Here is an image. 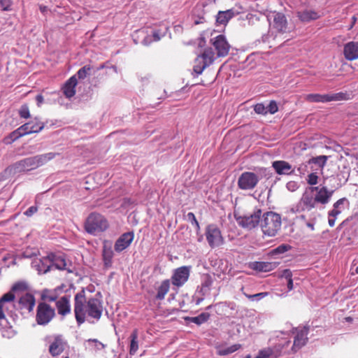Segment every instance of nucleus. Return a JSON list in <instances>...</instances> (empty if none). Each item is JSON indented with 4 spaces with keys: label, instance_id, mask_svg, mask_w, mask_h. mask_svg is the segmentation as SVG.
<instances>
[{
    "label": "nucleus",
    "instance_id": "bf43d9fd",
    "mask_svg": "<svg viewBox=\"0 0 358 358\" xmlns=\"http://www.w3.org/2000/svg\"><path fill=\"white\" fill-rule=\"evenodd\" d=\"M347 199L345 198H341L338 199L336 203L334 204V208H338L341 205L343 204L345 201H346Z\"/></svg>",
    "mask_w": 358,
    "mask_h": 358
},
{
    "label": "nucleus",
    "instance_id": "a19ab883",
    "mask_svg": "<svg viewBox=\"0 0 358 358\" xmlns=\"http://www.w3.org/2000/svg\"><path fill=\"white\" fill-rule=\"evenodd\" d=\"M346 99V94L339 92L336 94H328V102Z\"/></svg>",
    "mask_w": 358,
    "mask_h": 358
},
{
    "label": "nucleus",
    "instance_id": "69168bd1",
    "mask_svg": "<svg viewBox=\"0 0 358 358\" xmlns=\"http://www.w3.org/2000/svg\"><path fill=\"white\" fill-rule=\"evenodd\" d=\"M335 221H336L335 217L331 218V217H329V220H328L329 226L331 227H334L335 225Z\"/></svg>",
    "mask_w": 358,
    "mask_h": 358
},
{
    "label": "nucleus",
    "instance_id": "09e8293b",
    "mask_svg": "<svg viewBox=\"0 0 358 358\" xmlns=\"http://www.w3.org/2000/svg\"><path fill=\"white\" fill-rule=\"evenodd\" d=\"M17 129L22 134V136L32 134L31 130L30 129V124H29V122L24 124Z\"/></svg>",
    "mask_w": 358,
    "mask_h": 358
},
{
    "label": "nucleus",
    "instance_id": "ddd939ff",
    "mask_svg": "<svg viewBox=\"0 0 358 358\" xmlns=\"http://www.w3.org/2000/svg\"><path fill=\"white\" fill-rule=\"evenodd\" d=\"M35 304L34 296L30 293H25L19 298L17 306L22 313H31L33 311Z\"/></svg>",
    "mask_w": 358,
    "mask_h": 358
},
{
    "label": "nucleus",
    "instance_id": "393cba45",
    "mask_svg": "<svg viewBox=\"0 0 358 358\" xmlns=\"http://www.w3.org/2000/svg\"><path fill=\"white\" fill-rule=\"evenodd\" d=\"M278 264L275 262H255L252 263L250 268L260 272H268L274 270Z\"/></svg>",
    "mask_w": 358,
    "mask_h": 358
},
{
    "label": "nucleus",
    "instance_id": "6e6d98bb",
    "mask_svg": "<svg viewBox=\"0 0 358 358\" xmlns=\"http://www.w3.org/2000/svg\"><path fill=\"white\" fill-rule=\"evenodd\" d=\"M38 211V207L37 206H31L29 207L25 212L24 215L27 217L32 216L34 213H36Z\"/></svg>",
    "mask_w": 358,
    "mask_h": 358
},
{
    "label": "nucleus",
    "instance_id": "6e6552de",
    "mask_svg": "<svg viewBox=\"0 0 358 358\" xmlns=\"http://www.w3.org/2000/svg\"><path fill=\"white\" fill-rule=\"evenodd\" d=\"M262 215V210L256 208L250 214L244 215H237L235 214L234 217L239 226L250 230L260 224Z\"/></svg>",
    "mask_w": 358,
    "mask_h": 358
},
{
    "label": "nucleus",
    "instance_id": "423d86ee",
    "mask_svg": "<svg viewBox=\"0 0 358 358\" xmlns=\"http://www.w3.org/2000/svg\"><path fill=\"white\" fill-rule=\"evenodd\" d=\"M215 52L212 48H206L198 55L194 62L193 71L197 74H201L203 70L215 60Z\"/></svg>",
    "mask_w": 358,
    "mask_h": 358
},
{
    "label": "nucleus",
    "instance_id": "de8ad7c7",
    "mask_svg": "<svg viewBox=\"0 0 358 358\" xmlns=\"http://www.w3.org/2000/svg\"><path fill=\"white\" fill-rule=\"evenodd\" d=\"M254 110L257 114L266 115L267 114V108L262 103H257L254 106Z\"/></svg>",
    "mask_w": 358,
    "mask_h": 358
},
{
    "label": "nucleus",
    "instance_id": "a211bd4d",
    "mask_svg": "<svg viewBox=\"0 0 358 358\" xmlns=\"http://www.w3.org/2000/svg\"><path fill=\"white\" fill-rule=\"evenodd\" d=\"M308 329L306 327H303L301 329L296 331V335L294 339V343L292 346V350L296 352L298 350L301 348L303 345H306L308 341Z\"/></svg>",
    "mask_w": 358,
    "mask_h": 358
},
{
    "label": "nucleus",
    "instance_id": "49530a36",
    "mask_svg": "<svg viewBox=\"0 0 358 358\" xmlns=\"http://www.w3.org/2000/svg\"><path fill=\"white\" fill-rule=\"evenodd\" d=\"M28 288V286L24 282H17L15 283L12 287L10 292H16V291H25Z\"/></svg>",
    "mask_w": 358,
    "mask_h": 358
},
{
    "label": "nucleus",
    "instance_id": "4468645a",
    "mask_svg": "<svg viewBox=\"0 0 358 358\" xmlns=\"http://www.w3.org/2000/svg\"><path fill=\"white\" fill-rule=\"evenodd\" d=\"M134 239L133 231L122 234L115 241L114 249L117 252H121L131 244Z\"/></svg>",
    "mask_w": 358,
    "mask_h": 358
},
{
    "label": "nucleus",
    "instance_id": "79ce46f5",
    "mask_svg": "<svg viewBox=\"0 0 358 358\" xmlns=\"http://www.w3.org/2000/svg\"><path fill=\"white\" fill-rule=\"evenodd\" d=\"M91 66L90 65H85L81 69H80L77 73L78 77L80 79H84L89 74V72L91 70Z\"/></svg>",
    "mask_w": 358,
    "mask_h": 358
},
{
    "label": "nucleus",
    "instance_id": "7ed1b4c3",
    "mask_svg": "<svg viewBox=\"0 0 358 358\" xmlns=\"http://www.w3.org/2000/svg\"><path fill=\"white\" fill-rule=\"evenodd\" d=\"M282 220L280 214L268 211L262 215L260 227L266 236H275L281 229Z\"/></svg>",
    "mask_w": 358,
    "mask_h": 358
},
{
    "label": "nucleus",
    "instance_id": "58836bf2",
    "mask_svg": "<svg viewBox=\"0 0 358 358\" xmlns=\"http://www.w3.org/2000/svg\"><path fill=\"white\" fill-rule=\"evenodd\" d=\"M327 157L325 155H321L316 157H313L309 159V164H317L320 168H323L327 162Z\"/></svg>",
    "mask_w": 358,
    "mask_h": 358
},
{
    "label": "nucleus",
    "instance_id": "0eeeda50",
    "mask_svg": "<svg viewBox=\"0 0 358 358\" xmlns=\"http://www.w3.org/2000/svg\"><path fill=\"white\" fill-rule=\"evenodd\" d=\"M55 309L46 302H39L36 308V322L45 326L55 317Z\"/></svg>",
    "mask_w": 358,
    "mask_h": 358
},
{
    "label": "nucleus",
    "instance_id": "052dcab7",
    "mask_svg": "<svg viewBox=\"0 0 358 358\" xmlns=\"http://www.w3.org/2000/svg\"><path fill=\"white\" fill-rule=\"evenodd\" d=\"M287 250V245H281L280 246H278L275 250V251L276 252H279V253H281V252H284L285 251Z\"/></svg>",
    "mask_w": 358,
    "mask_h": 358
},
{
    "label": "nucleus",
    "instance_id": "5fc2aeb1",
    "mask_svg": "<svg viewBox=\"0 0 358 358\" xmlns=\"http://www.w3.org/2000/svg\"><path fill=\"white\" fill-rule=\"evenodd\" d=\"M280 278H284L287 280L292 279V273L289 269H285L282 271L280 275Z\"/></svg>",
    "mask_w": 358,
    "mask_h": 358
},
{
    "label": "nucleus",
    "instance_id": "3c124183",
    "mask_svg": "<svg viewBox=\"0 0 358 358\" xmlns=\"http://www.w3.org/2000/svg\"><path fill=\"white\" fill-rule=\"evenodd\" d=\"M266 108H267V111L269 112L271 114L275 113L278 110V105L275 101H271L269 103L268 107H266Z\"/></svg>",
    "mask_w": 358,
    "mask_h": 358
},
{
    "label": "nucleus",
    "instance_id": "dca6fc26",
    "mask_svg": "<svg viewBox=\"0 0 358 358\" xmlns=\"http://www.w3.org/2000/svg\"><path fill=\"white\" fill-rule=\"evenodd\" d=\"M15 297L12 292H8L0 298V320L6 319V313L8 312Z\"/></svg>",
    "mask_w": 358,
    "mask_h": 358
},
{
    "label": "nucleus",
    "instance_id": "c9c22d12",
    "mask_svg": "<svg viewBox=\"0 0 358 358\" xmlns=\"http://www.w3.org/2000/svg\"><path fill=\"white\" fill-rule=\"evenodd\" d=\"M29 124H30V129L32 133H38L44 127V124L37 118L29 122Z\"/></svg>",
    "mask_w": 358,
    "mask_h": 358
},
{
    "label": "nucleus",
    "instance_id": "b1692460",
    "mask_svg": "<svg viewBox=\"0 0 358 358\" xmlns=\"http://www.w3.org/2000/svg\"><path fill=\"white\" fill-rule=\"evenodd\" d=\"M52 264L59 270H66L69 273H72L71 264H69L63 255H52L51 258Z\"/></svg>",
    "mask_w": 358,
    "mask_h": 358
},
{
    "label": "nucleus",
    "instance_id": "e433bc0d",
    "mask_svg": "<svg viewBox=\"0 0 358 358\" xmlns=\"http://www.w3.org/2000/svg\"><path fill=\"white\" fill-rule=\"evenodd\" d=\"M21 136H22V134L19 131L18 129H17L16 130L11 132L9 134V136L5 137L3 138V142L6 144H10L13 142H14L15 141H16L17 139H18L19 138H20Z\"/></svg>",
    "mask_w": 358,
    "mask_h": 358
},
{
    "label": "nucleus",
    "instance_id": "aec40b11",
    "mask_svg": "<svg viewBox=\"0 0 358 358\" xmlns=\"http://www.w3.org/2000/svg\"><path fill=\"white\" fill-rule=\"evenodd\" d=\"M296 16L301 22H308L310 21L319 19L321 17V14L320 12L314 10L305 9L303 10L298 11L296 13Z\"/></svg>",
    "mask_w": 358,
    "mask_h": 358
},
{
    "label": "nucleus",
    "instance_id": "680f3d73",
    "mask_svg": "<svg viewBox=\"0 0 358 358\" xmlns=\"http://www.w3.org/2000/svg\"><path fill=\"white\" fill-rule=\"evenodd\" d=\"M36 100L37 102V105L38 106H40L43 103L44 99H43V96H42V94H38L36 96Z\"/></svg>",
    "mask_w": 358,
    "mask_h": 358
},
{
    "label": "nucleus",
    "instance_id": "e2e57ef3",
    "mask_svg": "<svg viewBox=\"0 0 358 358\" xmlns=\"http://www.w3.org/2000/svg\"><path fill=\"white\" fill-rule=\"evenodd\" d=\"M153 41H158L161 38V34L158 31H155L152 34Z\"/></svg>",
    "mask_w": 358,
    "mask_h": 358
},
{
    "label": "nucleus",
    "instance_id": "37998d69",
    "mask_svg": "<svg viewBox=\"0 0 358 358\" xmlns=\"http://www.w3.org/2000/svg\"><path fill=\"white\" fill-rule=\"evenodd\" d=\"M19 115L22 118L27 119L30 117L29 106L27 104L22 105L19 110Z\"/></svg>",
    "mask_w": 358,
    "mask_h": 358
},
{
    "label": "nucleus",
    "instance_id": "7c9ffc66",
    "mask_svg": "<svg viewBox=\"0 0 358 358\" xmlns=\"http://www.w3.org/2000/svg\"><path fill=\"white\" fill-rule=\"evenodd\" d=\"M303 99L310 103H326L328 102V94H305Z\"/></svg>",
    "mask_w": 358,
    "mask_h": 358
},
{
    "label": "nucleus",
    "instance_id": "ea45409f",
    "mask_svg": "<svg viewBox=\"0 0 358 358\" xmlns=\"http://www.w3.org/2000/svg\"><path fill=\"white\" fill-rule=\"evenodd\" d=\"M87 343L91 349L94 351H99L105 348V345L96 339H89Z\"/></svg>",
    "mask_w": 358,
    "mask_h": 358
},
{
    "label": "nucleus",
    "instance_id": "774afa93",
    "mask_svg": "<svg viewBox=\"0 0 358 358\" xmlns=\"http://www.w3.org/2000/svg\"><path fill=\"white\" fill-rule=\"evenodd\" d=\"M356 22H357V17L354 15L352 17V24H351V25L349 27V30L352 29V27L355 26Z\"/></svg>",
    "mask_w": 358,
    "mask_h": 358
},
{
    "label": "nucleus",
    "instance_id": "5701e85b",
    "mask_svg": "<svg viewBox=\"0 0 358 358\" xmlns=\"http://www.w3.org/2000/svg\"><path fill=\"white\" fill-rule=\"evenodd\" d=\"M113 256L114 252L112 249L111 243L105 241L103 245L102 257L106 267L108 268L112 266Z\"/></svg>",
    "mask_w": 358,
    "mask_h": 358
},
{
    "label": "nucleus",
    "instance_id": "1a4fd4ad",
    "mask_svg": "<svg viewBox=\"0 0 358 358\" xmlns=\"http://www.w3.org/2000/svg\"><path fill=\"white\" fill-rule=\"evenodd\" d=\"M206 237L212 248L220 246L224 242L220 230L214 224H210L206 227Z\"/></svg>",
    "mask_w": 358,
    "mask_h": 358
},
{
    "label": "nucleus",
    "instance_id": "20e7f679",
    "mask_svg": "<svg viewBox=\"0 0 358 358\" xmlns=\"http://www.w3.org/2000/svg\"><path fill=\"white\" fill-rule=\"evenodd\" d=\"M109 228L108 220L101 214L96 212L91 213L86 218L84 229L87 233L97 236Z\"/></svg>",
    "mask_w": 358,
    "mask_h": 358
},
{
    "label": "nucleus",
    "instance_id": "f3484780",
    "mask_svg": "<svg viewBox=\"0 0 358 358\" xmlns=\"http://www.w3.org/2000/svg\"><path fill=\"white\" fill-rule=\"evenodd\" d=\"M343 55L348 61L358 59V41H350L344 45Z\"/></svg>",
    "mask_w": 358,
    "mask_h": 358
},
{
    "label": "nucleus",
    "instance_id": "9d476101",
    "mask_svg": "<svg viewBox=\"0 0 358 358\" xmlns=\"http://www.w3.org/2000/svg\"><path fill=\"white\" fill-rule=\"evenodd\" d=\"M259 177L252 172H243L238 178V187L243 190L254 189L259 182Z\"/></svg>",
    "mask_w": 358,
    "mask_h": 358
},
{
    "label": "nucleus",
    "instance_id": "a18cd8bd",
    "mask_svg": "<svg viewBox=\"0 0 358 358\" xmlns=\"http://www.w3.org/2000/svg\"><path fill=\"white\" fill-rule=\"evenodd\" d=\"M243 294L248 299L251 300H260L268 295V292H260L255 294H248L247 293L243 292Z\"/></svg>",
    "mask_w": 358,
    "mask_h": 358
},
{
    "label": "nucleus",
    "instance_id": "338daca9",
    "mask_svg": "<svg viewBox=\"0 0 358 358\" xmlns=\"http://www.w3.org/2000/svg\"><path fill=\"white\" fill-rule=\"evenodd\" d=\"M287 288L290 291L293 289V280H287Z\"/></svg>",
    "mask_w": 358,
    "mask_h": 358
},
{
    "label": "nucleus",
    "instance_id": "4be33fe9",
    "mask_svg": "<svg viewBox=\"0 0 358 358\" xmlns=\"http://www.w3.org/2000/svg\"><path fill=\"white\" fill-rule=\"evenodd\" d=\"M316 197L313 196L311 193H304L301 199L300 204L301 205L302 210L310 211L315 207Z\"/></svg>",
    "mask_w": 358,
    "mask_h": 358
},
{
    "label": "nucleus",
    "instance_id": "c03bdc74",
    "mask_svg": "<svg viewBox=\"0 0 358 358\" xmlns=\"http://www.w3.org/2000/svg\"><path fill=\"white\" fill-rule=\"evenodd\" d=\"M187 220L191 222L192 225H194L197 231L200 230V225L199 222L197 221L194 214L193 213H188L187 215Z\"/></svg>",
    "mask_w": 358,
    "mask_h": 358
},
{
    "label": "nucleus",
    "instance_id": "2eb2a0df",
    "mask_svg": "<svg viewBox=\"0 0 358 358\" xmlns=\"http://www.w3.org/2000/svg\"><path fill=\"white\" fill-rule=\"evenodd\" d=\"M332 187H334L335 189L328 190L327 186H323L322 187H314L312 188V191L317 192V194L315 195V197H316V200L317 201V203H320L323 205L329 203L335 189L338 188V187H335V186H332Z\"/></svg>",
    "mask_w": 358,
    "mask_h": 358
},
{
    "label": "nucleus",
    "instance_id": "6ab92c4d",
    "mask_svg": "<svg viewBox=\"0 0 358 358\" xmlns=\"http://www.w3.org/2000/svg\"><path fill=\"white\" fill-rule=\"evenodd\" d=\"M78 81L75 76H71L65 82L62 90L66 98L71 99L76 94V87Z\"/></svg>",
    "mask_w": 358,
    "mask_h": 358
},
{
    "label": "nucleus",
    "instance_id": "8fccbe9b",
    "mask_svg": "<svg viewBox=\"0 0 358 358\" xmlns=\"http://www.w3.org/2000/svg\"><path fill=\"white\" fill-rule=\"evenodd\" d=\"M318 176L316 173H311L308 176L307 182L310 185L317 184Z\"/></svg>",
    "mask_w": 358,
    "mask_h": 358
},
{
    "label": "nucleus",
    "instance_id": "39448f33",
    "mask_svg": "<svg viewBox=\"0 0 358 358\" xmlns=\"http://www.w3.org/2000/svg\"><path fill=\"white\" fill-rule=\"evenodd\" d=\"M270 27L269 32L274 38L278 34H289L294 30V27L289 25L285 15L280 12L273 13V22L270 23Z\"/></svg>",
    "mask_w": 358,
    "mask_h": 358
},
{
    "label": "nucleus",
    "instance_id": "864d4df0",
    "mask_svg": "<svg viewBox=\"0 0 358 358\" xmlns=\"http://www.w3.org/2000/svg\"><path fill=\"white\" fill-rule=\"evenodd\" d=\"M0 5L3 10H10L12 5V0H0Z\"/></svg>",
    "mask_w": 358,
    "mask_h": 358
},
{
    "label": "nucleus",
    "instance_id": "bb28decb",
    "mask_svg": "<svg viewBox=\"0 0 358 358\" xmlns=\"http://www.w3.org/2000/svg\"><path fill=\"white\" fill-rule=\"evenodd\" d=\"M272 166L279 175H289L293 172L292 166L285 161H275Z\"/></svg>",
    "mask_w": 358,
    "mask_h": 358
},
{
    "label": "nucleus",
    "instance_id": "c85d7f7f",
    "mask_svg": "<svg viewBox=\"0 0 358 358\" xmlns=\"http://www.w3.org/2000/svg\"><path fill=\"white\" fill-rule=\"evenodd\" d=\"M282 347L275 346L273 348H266L262 349L259 351L258 355L255 358H268L274 355L275 358L280 355Z\"/></svg>",
    "mask_w": 358,
    "mask_h": 358
},
{
    "label": "nucleus",
    "instance_id": "72a5a7b5",
    "mask_svg": "<svg viewBox=\"0 0 358 358\" xmlns=\"http://www.w3.org/2000/svg\"><path fill=\"white\" fill-rule=\"evenodd\" d=\"M41 298L43 300L42 302H54L57 301L58 296L56 292L45 289L42 291Z\"/></svg>",
    "mask_w": 358,
    "mask_h": 358
},
{
    "label": "nucleus",
    "instance_id": "a878e982",
    "mask_svg": "<svg viewBox=\"0 0 358 358\" xmlns=\"http://www.w3.org/2000/svg\"><path fill=\"white\" fill-rule=\"evenodd\" d=\"M171 282L170 280L166 279L162 280L159 285L155 287L156 295L155 299L158 301L164 300L165 296L170 289Z\"/></svg>",
    "mask_w": 358,
    "mask_h": 358
},
{
    "label": "nucleus",
    "instance_id": "4c0bfd02",
    "mask_svg": "<svg viewBox=\"0 0 358 358\" xmlns=\"http://www.w3.org/2000/svg\"><path fill=\"white\" fill-rule=\"evenodd\" d=\"M247 19L248 20L249 24L252 25H255L257 24V27H259L261 24L266 25V22L264 20H261L260 18L254 14L249 13L247 15Z\"/></svg>",
    "mask_w": 358,
    "mask_h": 358
},
{
    "label": "nucleus",
    "instance_id": "412c9836",
    "mask_svg": "<svg viewBox=\"0 0 358 358\" xmlns=\"http://www.w3.org/2000/svg\"><path fill=\"white\" fill-rule=\"evenodd\" d=\"M65 342L61 336H57L54 341L50 345L49 352L53 357L57 356L64 350Z\"/></svg>",
    "mask_w": 358,
    "mask_h": 358
},
{
    "label": "nucleus",
    "instance_id": "cd10ccee",
    "mask_svg": "<svg viewBox=\"0 0 358 358\" xmlns=\"http://www.w3.org/2000/svg\"><path fill=\"white\" fill-rule=\"evenodd\" d=\"M56 307L59 315L65 316L71 312L69 299L66 296L61 297L56 301Z\"/></svg>",
    "mask_w": 358,
    "mask_h": 358
},
{
    "label": "nucleus",
    "instance_id": "9b49d317",
    "mask_svg": "<svg viewBox=\"0 0 358 358\" xmlns=\"http://www.w3.org/2000/svg\"><path fill=\"white\" fill-rule=\"evenodd\" d=\"M210 41L216 50V58L224 57L229 54L231 46L224 35H218Z\"/></svg>",
    "mask_w": 358,
    "mask_h": 358
},
{
    "label": "nucleus",
    "instance_id": "2f4dec72",
    "mask_svg": "<svg viewBox=\"0 0 358 358\" xmlns=\"http://www.w3.org/2000/svg\"><path fill=\"white\" fill-rule=\"evenodd\" d=\"M242 345L241 344H234L229 347L220 346L217 348V354L220 356H226L241 349Z\"/></svg>",
    "mask_w": 358,
    "mask_h": 358
},
{
    "label": "nucleus",
    "instance_id": "0e129e2a",
    "mask_svg": "<svg viewBox=\"0 0 358 358\" xmlns=\"http://www.w3.org/2000/svg\"><path fill=\"white\" fill-rule=\"evenodd\" d=\"M39 10L42 13L45 14L48 11V9L46 6L40 5Z\"/></svg>",
    "mask_w": 358,
    "mask_h": 358
},
{
    "label": "nucleus",
    "instance_id": "f704fd0d",
    "mask_svg": "<svg viewBox=\"0 0 358 358\" xmlns=\"http://www.w3.org/2000/svg\"><path fill=\"white\" fill-rule=\"evenodd\" d=\"M210 315L208 313H202L196 317H187L185 318V320L200 325L207 322L210 318Z\"/></svg>",
    "mask_w": 358,
    "mask_h": 358
},
{
    "label": "nucleus",
    "instance_id": "13d9d810",
    "mask_svg": "<svg viewBox=\"0 0 358 358\" xmlns=\"http://www.w3.org/2000/svg\"><path fill=\"white\" fill-rule=\"evenodd\" d=\"M341 213V210H338V208H334L329 212V217H336L338 215Z\"/></svg>",
    "mask_w": 358,
    "mask_h": 358
},
{
    "label": "nucleus",
    "instance_id": "4d7b16f0",
    "mask_svg": "<svg viewBox=\"0 0 358 358\" xmlns=\"http://www.w3.org/2000/svg\"><path fill=\"white\" fill-rule=\"evenodd\" d=\"M316 217L314 215L312 219H310V221L306 222V226L310 228L311 230H314V222H315Z\"/></svg>",
    "mask_w": 358,
    "mask_h": 358
},
{
    "label": "nucleus",
    "instance_id": "f8f14e48",
    "mask_svg": "<svg viewBox=\"0 0 358 358\" xmlns=\"http://www.w3.org/2000/svg\"><path fill=\"white\" fill-rule=\"evenodd\" d=\"M190 268L189 266H180L173 271L171 278V283L177 287H180L188 280Z\"/></svg>",
    "mask_w": 358,
    "mask_h": 358
},
{
    "label": "nucleus",
    "instance_id": "473e14b6",
    "mask_svg": "<svg viewBox=\"0 0 358 358\" xmlns=\"http://www.w3.org/2000/svg\"><path fill=\"white\" fill-rule=\"evenodd\" d=\"M138 329H135L130 335L131 342L129 346V354L131 355H135L138 350Z\"/></svg>",
    "mask_w": 358,
    "mask_h": 358
},
{
    "label": "nucleus",
    "instance_id": "c756f323",
    "mask_svg": "<svg viewBox=\"0 0 358 358\" xmlns=\"http://www.w3.org/2000/svg\"><path fill=\"white\" fill-rule=\"evenodd\" d=\"M235 15L233 9L219 11L216 16V22L219 24H226Z\"/></svg>",
    "mask_w": 358,
    "mask_h": 358
},
{
    "label": "nucleus",
    "instance_id": "f03ea898",
    "mask_svg": "<svg viewBox=\"0 0 358 358\" xmlns=\"http://www.w3.org/2000/svg\"><path fill=\"white\" fill-rule=\"evenodd\" d=\"M58 153L48 152L27 157L15 163L11 169L14 173L29 171L37 169L54 159Z\"/></svg>",
    "mask_w": 358,
    "mask_h": 358
},
{
    "label": "nucleus",
    "instance_id": "603ef678",
    "mask_svg": "<svg viewBox=\"0 0 358 358\" xmlns=\"http://www.w3.org/2000/svg\"><path fill=\"white\" fill-rule=\"evenodd\" d=\"M211 278L208 275L207 279L201 285V292L209 290L210 287L212 285Z\"/></svg>",
    "mask_w": 358,
    "mask_h": 358
},
{
    "label": "nucleus",
    "instance_id": "f257e3e1",
    "mask_svg": "<svg viewBox=\"0 0 358 358\" xmlns=\"http://www.w3.org/2000/svg\"><path fill=\"white\" fill-rule=\"evenodd\" d=\"M103 312L101 301L96 297H92L87 301L84 290L77 293L74 298V313L77 322L80 324L85 321V315L99 320Z\"/></svg>",
    "mask_w": 358,
    "mask_h": 358
}]
</instances>
